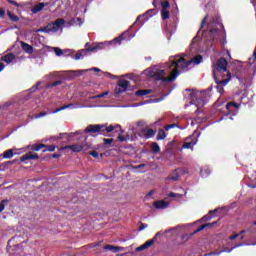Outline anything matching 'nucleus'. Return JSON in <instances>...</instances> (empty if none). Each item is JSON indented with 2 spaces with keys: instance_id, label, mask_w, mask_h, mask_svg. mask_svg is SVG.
I'll return each instance as SVG.
<instances>
[{
  "instance_id": "f257e3e1",
  "label": "nucleus",
  "mask_w": 256,
  "mask_h": 256,
  "mask_svg": "<svg viewBox=\"0 0 256 256\" xmlns=\"http://www.w3.org/2000/svg\"><path fill=\"white\" fill-rule=\"evenodd\" d=\"M84 133H90V135H103V137H115L118 135L117 139L120 143H125V141H129V135L122 136L124 133L123 128L121 125H108V124H90L88 125Z\"/></svg>"
},
{
  "instance_id": "f03ea898",
  "label": "nucleus",
  "mask_w": 256,
  "mask_h": 256,
  "mask_svg": "<svg viewBox=\"0 0 256 256\" xmlns=\"http://www.w3.org/2000/svg\"><path fill=\"white\" fill-rule=\"evenodd\" d=\"M229 62L225 58H219L216 63L212 64V73L216 83L217 92L220 94L225 93V85L231 81V72L227 70Z\"/></svg>"
},
{
  "instance_id": "7ed1b4c3",
  "label": "nucleus",
  "mask_w": 256,
  "mask_h": 256,
  "mask_svg": "<svg viewBox=\"0 0 256 256\" xmlns=\"http://www.w3.org/2000/svg\"><path fill=\"white\" fill-rule=\"evenodd\" d=\"M165 75V70H158L157 72H153L151 77H153L156 81H162L163 83H173V81L179 77V72L176 69L170 73L169 77H165Z\"/></svg>"
},
{
  "instance_id": "20e7f679",
  "label": "nucleus",
  "mask_w": 256,
  "mask_h": 256,
  "mask_svg": "<svg viewBox=\"0 0 256 256\" xmlns=\"http://www.w3.org/2000/svg\"><path fill=\"white\" fill-rule=\"evenodd\" d=\"M101 49H105V44L104 43H98L92 46H89L85 49H82L78 51L74 57V59L79 60L83 59V55H88L89 53H97V51H101Z\"/></svg>"
},
{
  "instance_id": "39448f33",
  "label": "nucleus",
  "mask_w": 256,
  "mask_h": 256,
  "mask_svg": "<svg viewBox=\"0 0 256 256\" xmlns=\"http://www.w3.org/2000/svg\"><path fill=\"white\" fill-rule=\"evenodd\" d=\"M91 144L85 142V144L79 145V144H74V145H67L64 147L59 148V151H66V149H71L73 153H81L83 149H90Z\"/></svg>"
},
{
  "instance_id": "423d86ee",
  "label": "nucleus",
  "mask_w": 256,
  "mask_h": 256,
  "mask_svg": "<svg viewBox=\"0 0 256 256\" xmlns=\"http://www.w3.org/2000/svg\"><path fill=\"white\" fill-rule=\"evenodd\" d=\"M126 39H131V36L129 35V31L123 32L120 36L114 38L110 42H103L104 49L105 47H109V45H121V42L125 41Z\"/></svg>"
},
{
  "instance_id": "0eeeda50",
  "label": "nucleus",
  "mask_w": 256,
  "mask_h": 256,
  "mask_svg": "<svg viewBox=\"0 0 256 256\" xmlns=\"http://www.w3.org/2000/svg\"><path fill=\"white\" fill-rule=\"evenodd\" d=\"M129 85H131V82H129L128 80H119L117 82V86L114 89V93L116 95H121V93H125V91H127V89L129 88Z\"/></svg>"
},
{
  "instance_id": "6e6552de",
  "label": "nucleus",
  "mask_w": 256,
  "mask_h": 256,
  "mask_svg": "<svg viewBox=\"0 0 256 256\" xmlns=\"http://www.w3.org/2000/svg\"><path fill=\"white\" fill-rule=\"evenodd\" d=\"M172 65L174 66L173 71H177L179 73L180 69H187L189 65H191L190 60L186 61L185 58L181 57L179 60L173 61Z\"/></svg>"
},
{
  "instance_id": "1a4fd4ad",
  "label": "nucleus",
  "mask_w": 256,
  "mask_h": 256,
  "mask_svg": "<svg viewBox=\"0 0 256 256\" xmlns=\"http://www.w3.org/2000/svg\"><path fill=\"white\" fill-rule=\"evenodd\" d=\"M138 135L142 137V139H153V137L157 135V131L151 128H143L140 130Z\"/></svg>"
},
{
  "instance_id": "9d476101",
  "label": "nucleus",
  "mask_w": 256,
  "mask_h": 256,
  "mask_svg": "<svg viewBox=\"0 0 256 256\" xmlns=\"http://www.w3.org/2000/svg\"><path fill=\"white\" fill-rule=\"evenodd\" d=\"M195 145H197V138H195V136H189L185 139L180 151H182V149H193Z\"/></svg>"
},
{
  "instance_id": "9b49d317",
  "label": "nucleus",
  "mask_w": 256,
  "mask_h": 256,
  "mask_svg": "<svg viewBox=\"0 0 256 256\" xmlns=\"http://www.w3.org/2000/svg\"><path fill=\"white\" fill-rule=\"evenodd\" d=\"M39 159V155L37 153L28 152L22 157H20L21 163H25V161L37 160Z\"/></svg>"
},
{
  "instance_id": "f8f14e48",
  "label": "nucleus",
  "mask_w": 256,
  "mask_h": 256,
  "mask_svg": "<svg viewBox=\"0 0 256 256\" xmlns=\"http://www.w3.org/2000/svg\"><path fill=\"white\" fill-rule=\"evenodd\" d=\"M216 223L217 221L200 225L196 230H194V232L189 234V237H193V235H197V233L203 231V229H207V227H210V228L215 227Z\"/></svg>"
},
{
  "instance_id": "ddd939ff",
  "label": "nucleus",
  "mask_w": 256,
  "mask_h": 256,
  "mask_svg": "<svg viewBox=\"0 0 256 256\" xmlns=\"http://www.w3.org/2000/svg\"><path fill=\"white\" fill-rule=\"evenodd\" d=\"M153 206L155 207V209H167V207H169V204L164 200H158L153 203Z\"/></svg>"
},
{
  "instance_id": "4468645a",
  "label": "nucleus",
  "mask_w": 256,
  "mask_h": 256,
  "mask_svg": "<svg viewBox=\"0 0 256 256\" xmlns=\"http://www.w3.org/2000/svg\"><path fill=\"white\" fill-rule=\"evenodd\" d=\"M154 15H157V10L156 9H150V10L146 11L143 16H139L136 19V23H139V21H141L142 17L149 18V17H153Z\"/></svg>"
},
{
  "instance_id": "2eb2a0df",
  "label": "nucleus",
  "mask_w": 256,
  "mask_h": 256,
  "mask_svg": "<svg viewBox=\"0 0 256 256\" xmlns=\"http://www.w3.org/2000/svg\"><path fill=\"white\" fill-rule=\"evenodd\" d=\"M21 47L23 49V51H25V53H28V55H32L33 53V46H31L30 44L26 43V42H21Z\"/></svg>"
},
{
  "instance_id": "dca6fc26",
  "label": "nucleus",
  "mask_w": 256,
  "mask_h": 256,
  "mask_svg": "<svg viewBox=\"0 0 256 256\" xmlns=\"http://www.w3.org/2000/svg\"><path fill=\"white\" fill-rule=\"evenodd\" d=\"M151 93H153V90L151 89H140L136 91L135 95L137 97H144L145 95H151Z\"/></svg>"
},
{
  "instance_id": "f3484780",
  "label": "nucleus",
  "mask_w": 256,
  "mask_h": 256,
  "mask_svg": "<svg viewBox=\"0 0 256 256\" xmlns=\"http://www.w3.org/2000/svg\"><path fill=\"white\" fill-rule=\"evenodd\" d=\"M14 60H15V54L13 53L6 54L5 56L2 57V61H4L5 63H13Z\"/></svg>"
},
{
  "instance_id": "a211bd4d",
  "label": "nucleus",
  "mask_w": 256,
  "mask_h": 256,
  "mask_svg": "<svg viewBox=\"0 0 256 256\" xmlns=\"http://www.w3.org/2000/svg\"><path fill=\"white\" fill-rule=\"evenodd\" d=\"M210 35H212L213 39H218L217 35H223V31L219 28H211Z\"/></svg>"
},
{
  "instance_id": "6ab92c4d",
  "label": "nucleus",
  "mask_w": 256,
  "mask_h": 256,
  "mask_svg": "<svg viewBox=\"0 0 256 256\" xmlns=\"http://www.w3.org/2000/svg\"><path fill=\"white\" fill-rule=\"evenodd\" d=\"M167 138V133H165V130L159 129L158 134L156 136V141H163Z\"/></svg>"
},
{
  "instance_id": "aec40b11",
  "label": "nucleus",
  "mask_w": 256,
  "mask_h": 256,
  "mask_svg": "<svg viewBox=\"0 0 256 256\" xmlns=\"http://www.w3.org/2000/svg\"><path fill=\"white\" fill-rule=\"evenodd\" d=\"M150 149L155 155H157V153H161V147L157 142H153L150 146Z\"/></svg>"
},
{
  "instance_id": "412c9836",
  "label": "nucleus",
  "mask_w": 256,
  "mask_h": 256,
  "mask_svg": "<svg viewBox=\"0 0 256 256\" xmlns=\"http://www.w3.org/2000/svg\"><path fill=\"white\" fill-rule=\"evenodd\" d=\"M54 24V27L56 31H59L61 28V25H65V19L63 18H58L55 22H52Z\"/></svg>"
},
{
  "instance_id": "4be33fe9",
  "label": "nucleus",
  "mask_w": 256,
  "mask_h": 256,
  "mask_svg": "<svg viewBox=\"0 0 256 256\" xmlns=\"http://www.w3.org/2000/svg\"><path fill=\"white\" fill-rule=\"evenodd\" d=\"M48 5L47 3H38L32 8V13H39V11H43V7Z\"/></svg>"
},
{
  "instance_id": "5701e85b",
  "label": "nucleus",
  "mask_w": 256,
  "mask_h": 256,
  "mask_svg": "<svg viewBox=\"0 0 256 256\" xmlns=\"http://www.w3.org/2000/svg\"><path fill=\"white\" fill-rule=\"evenodd\" d=\"M203 61V56L197 55L190 59V65L194 63V65H199Z\"/></svg>"
},
{
  "instance_id": "b1692460",
  "label": "nucleus",
  "mask_w": 256,
  "mask_h": 256,
  "mask_svg": "<svg viewBox=\"0 0 256 256\" xmlns=\"http://www.w3.org/2000/svg\"><path fill=\"white\" fill-rule=\"evenodd\" d=\"M15 154L16 153L13 152V149H8L3 153V157L4 159H12Z\"/></svg>"
},
{
  "instance_id": "393cba45",
  "label": "nucleus",
  "mask_w": 256,
  "mask_h": 256,
  "mask_svg": "<svg viewBox=\"0 0 256 256\" xmlns=\"http://www.w3.org/2000/svg\"><path fill=\"white\" fill-rule=\"evenodd\" d=\"M179 172L177 170H174L172 174L168 177L169 181H179Z\"/></svg>"
},
{
  "instance_id": "a878e982",
  "label": "nucleus",
  "mask_w": 256,
  "mask_h": 256,
  "mask_svg": "<svg viewBox=\"0 0 256 256\" xmlns=\"http://www.w3.org/2000/svg\"><path fill=\"white\" fill-rule=\"evenodd\" d=\"M7 15H8L10 21H12L13 23H17V21H19V16L15 15L11 11H8Z\"/></svg>"
},
{
  "instance_id": "bb28decb",
  "label": "nucleus",
  "mask_w": 256,
  "mask_h": 256,
  "mask_svg": "<svg viewBox=\"0 0 256 256\" xmlns=\"http://www.w3.org/2000/svg\"><path fill=\"white\" fill-rule=\"evenodd\" d=\"M104 249L105 251H113V253H118V251L120 250L119 247L113 245H105Z\"/></svg>"
},
{
  "instance_id": "cd10ccee",
  "label": "nucleus",
  "mask_w": 256,
  "mask_h": 256,
  "mask_svg": "<svg viewBox=\"0 0 256 256\" xmlns=\"http://www.w3.org/2000/svg\"><path fill=\"white\" fill-rule=\"evenodd\" d=\"M46 29L48 30V33H57V28H55V24L53 22L49 23L46 26Z\"/></svg>"
},
{
  "instance_id": "c85d7f7f",
  "label": "nucleus",
  "mask_w": 256,
  "mask_h": 256,
  "mask_svg": "<svg viewBox=\"0 0 256 256\" xmlns=\"http://www.w3.org/2000/svg\"><path fill=\"white\" fill-rule=\"evenodd\" d=\"M170 16H171V12L169 10H161V17L163 21L169 19Z\"/></svg>"
},
{
  "instance_id": "c756f323",
  "label": "nucleus",
  "mask_w": 256,
  "mask_h": 256,
  "mask_svg": "<svg viewBox=\"0 0 256 256\" xmlns=\"http://www.w3.org/2000/svg\"><path fill=\"white\" fill-rule=\"evenodd\" d=\"M47 147L46 144H34L32 146V151H41V149H45Z\"/></svg>"
},
{
  "instance_id": "7c9ffc66",
  "label": "nucleus",
  "mask_w": 256,
  "mask_h": 256,
  "mask_svg": "<svg viewBox=\"0 0 256 256\" xmlns=\"http://www.w3.org/2000/svg\"><path fill=\"white\" fill-rule=\"evenodd\" d=\"M55 149H57V146L55 145H46V147H44L43 153H47V151H49L50 153H53Z\"/></svg>"
},
{
  "instance_id": "2f4dec72",
  "label": "nucleus",
  "mask_w": 256,
  "mask_h": 256,
  "mask_svg": "<svg viewBox=\"0 0 256 256\" xmlns=\"http://www.w3.org/2000/svg\"><path fill=\"white\" fill-rule=\"evenodd\" d=\"M69 107H73V104H66L62 107H59L53 111V113H59V111H65V109H69Z\"/></svg>"
},
{
  "instance_id": "473e14b6",
  "label": "nucleus",
  "mask_w": 256,
  "mask_h": 256,
  "mask_svg": "<svg viewBox=\"0 0 256 256\" xmlns=\"http://www.w3.org/2000/svg\"><path fill=\"white\" fill-rule=\"evenodd\" d=\"M231 107H235L236 109H239V104L235 103V102H228L226 104V109L228 111H231Z\"/></svg>"
},
{
  "instance_id": "72a5a7b5",
  "label": "nucleus",
  "mask_w": 256,
  "mask_h": 256,
  "mask_svg": "<svg viewBox=\"0 0 256 256\" xmlns=\"http://www.w3.org/2000/svg\"><path fill=\"white\" fill-rule=\"evenodd\" d=\"M161 7H162V10H169V8L171 7V3H169V1L167 0L162 1Z\"/></svg>"
},
{
  "instance_id": "f704fd0d",
  "label": "nucleus",
  "mask_w": 256,
  "mask_h": 256,
  "mask_svg": "<svg viewBox=\"0 0 256 256\" xmlns=\"http://www.w3.org/2000/svg\"><path fill=\"white\" fill-rule=\"evenodd\" d=\"M7 203H9V200L4 199L0 202V213H3V211L5 210V205H7Z\"/></svg>"
},
{
  "instance_id": "c9c22d12",
  "label": "nucleus",
  "mask_w": 256,
  "mask_h": 256,
  "mask_svg": "<svg viewBox=\"0 0 256 256\" xmlns=\"http://www.w3.org/2000/svg\"><path fill=\"white\" fill-rule=\"evenodd\" d=\"M201 97H203V94L201 95ZM201 97L196 98L197 104L198 105H205V103H207V98L202 99Z\"/></svg>"
},
{
  "instance_id": "e433bc0d",
  "label": "nucleus",
  "mask_w": 256,
  "mask_h": 256,
  "mask_svg": "<svg viewBox=\"0 0 256 256\" xmlns=\"http://www.w3.org/2000/svg\"><path fill=\"white\" fill-rule=\"evenodd\" d=\"M106 95H109V91L103 92V93L98 94L96 96H92V99H101V98L105 97Z\"/></svg>"
},
{
  "instance_id": "4c0bfd02",
  "label": "nucleus",
  "mask_w": 256,
  "mask_h": 256,
  "mask_svg": "<svg viewBox=\"0 0 256 256\" xmlns=\"http://www.w3.org/2000/svg\"><path fill=\"white\" fill-rule=\"evenodd\" d=\"M146 245V248L149 249V247H153V245H155V240L154 238L151 240H148L144 243Z\"/></svg>"
},
{
  "instance_id": "58836bf2",
  "label": "nucleus",
  "mask_w": 256,
  "mask_h": 256,
  "mask_svg": "<svg viewBox=\"0 0 256 256\" xmlns=\"http://www.w3.org/2000/svg\"><path fill=\"white\" fill-rule=\"evenodd\" d=\"M35 33H49V30H47V26H46V27H42L35 30Z\"/></svg>"
},
{
  "instance_id": "ea45409f",
  "label": "nucleus",
  "mask_w": 256,
  "mask_h": 256,
  "mask_svg": "<svg viewBox=\"0 0 256 256\" xmlns=\"http://www.w3.org/2000/svg\"><path fill=\"white\" fill-rule=\"evenodd\" d=\"M103 141L105 147H107V145H111V143H113V138H104Z\"/></svg>"
},
{
  "instance_id": "a19ab883",
  "label": "nucleus",
  "mask_w": 256,
  "mask_h": 256,
  "mask_svg": "<svg viewBox=\"0 0 256 256\" xmlns=\"http://www.w3.org/2000/svg\"><path fill=\"white\" fill-rule=\"evenodd\" d=\"M88 155H91V157H94V159H99V152H97L95 150L89 152Z\"/></svg>"
},
{
  "instance_id": "79ce46f5",
  "label": "nucleus",
  "mask_w": 256,
  "mask_h": 256,
  "mask_svg": "<svg viewBox=\"0 0 256 256\" xmlns=\"http://www.w3.org/2000/svg\"><path fill=\"white\" fill-rule=\"evenodd\" d=\"M63 84V81L61 80H57V81H54L52 82L49 87H57V85H62Z\"/></svg>"
},
{
  "instance_id": "37998d69",
  "label": "nucleus",
  "mask_w": 256,
  "mask_h": 256,
  "mask_svg": "<svg viewBox=\"0 0 256 256\" xmlns=\"http://www.w3.org/2000/svg\"><path fill=\"white\" fill-rule=\"evenodd\" d=\"M54 53L57 57H61V55H63V50H61V48H54Z\"/></svg>"
},
{
  "instance_id": "c03bdc74",
  "label": "nucleus",
  "mask_w": 256,
  "mask_h": 256,
  "mask_svg": "<svg viewBox=\"0 0 256 256\" xmlns=\"http://www.w3.org/2000/svg\"><path fill=\"white\" fill-rule=\"evenodd\" d=\"M175 127H177V124H168L164 126V130L169 131V129H175Z\"/></svg>"
},
{
  "instance_id": "a18cd8bd",
  "label": "nucleus",
  "mask_w": 256,
  "mask_h": 256,
  "mask_svg": "<svg viewBox=\"0 0 256 256\" xmlns=\"http://www.w3.org/2000/svg\"><path fill=\"white\" fill-rule=\"evenodd\" d=\"M140 226L138 231H143L144 229H147L148 225L143 223V222H139Z\"/></svg>"
},
{
  "instance_id": "49530a36",
  "label": "nucleus",
  "mask_w": 256,
  "mask_h": 256,
  "mask_svg": "<svg viewBox=\"0 0 256 256\" xmlns=\"http://www.w3.org/2000/svg\"><path fill=\"white\" fill-rule=\"evenodd\" d=\"M208 15H206L204 18H203V20H202V22H201V25H200V29H203V27H205V23H207V19H208Z\"/></svg>"
},
{
  "instance_id": "de8ad7c7",
  "label": "nucleus",
  "mask_w": 256,
  "mask_h": 256,
  "mask_svg": "<svg viewBox=\"0 0 256 256\" xmlns=\"http://www.w3.org/2000/svg\"><path fill=\"white\" fill-rule=\"evenodd\" d=\"M45 116H47V112H40V113H38V114L34 117V119H39V118L45 117Z\"/></svg>"
},
{
  "instance_id": "09e8293b",
  "label": "nucleus",
  "mask_w": 256,
  "mask_h": 256,
  "mask_svg": "<svg viewBox=\"0 0 256 256\" xmlns=\"http://www.w3.org/2000/svg\"><path fill=\"white\" fill-rule=\"evenodd\" d=\"M77 133H79V132L70 133V134H67V133L60 134V136L58 137V139H63V135H68V137H73L74 135H77Z\"/></svg>"
},
{
  "instance_id": "8fccbe9b",
  "label": "nucleus",
  "mask_w": 256,
  "mask_h": 256,
  "mask_svg": "<svg viewBox=\"0 0 256 256\" xmlns=\"http://www.w3.org/2000/svg\"><path fill=\"white\" fill-rule=\"evenodd\" d=\"M145 249H147V246L145 244H142L141 246L136 248V251H145Z\"/></svg>"
},
{
  "instance_id": "3c124183",
  "label": "nucleus",
  "mask_w": 256,
  "mask_h": 256,
  "mask_svg": "<svg viewBox=\"0 0 256 256\" xmlns=\"http://www.w3.org/2000/svg\"><path fill=\"white\" fill-rule=\"evenodd\" d=\"M137 127H145V121L140 120L136 123Z\"/></svg>"
},
{
  "instance_id": "603ef678",
  "label": "nucleus",
  "mask_w": 256,
  "mask_h": 256,
  "mask_svg": "<svg viewBox=\"0 0 256 256\" xmlns=\"http://www.w3.org/2000/svg\"><path fill=\"white\" fill-rule=\"evenodd\" d=\"M7 2L10 3V5H14V7H19V3H17L16 1L7 0Z\"/></svg>"
},
{
  "instance_id": "864d4df0",
  "label": "nucleus",
  "mask_w": 256,
  "mask_h": 256,
  "mask_svg": "<svg viewBox=\"0 0 256 256\" xmlns=\"http://www.w3.org/2000/svg\"><path fill=\"white\" fill-rule=\"evenodd\" d=\"M242 245H243V244H236L234 247H232V248L226 250V252H227V253H231V251H232L233 249H236V247H241Z\"/></svg>"
},
{
  "instance_id": "5fc2aeb1",
  "label": "nucleus",
  "mask_w": 256,
  "mask_h": 256,
  "mask_svg": "<svg viewBox=\"0 0 256 256\" xmlns=\"http://www.w3.org/2000/svg\"><path fill=\"white\" fill-rule=\"evenodd\" d=\"M237 237H239V234H238V233H236V234H234V235H231V236L229 237V239H230V241H234V239H237Z\"/></svg>"
},
{
  "instance_id": "6e6d98bb",
  "label": "nucleus",
  "mask_w": 256,
  "mask_h": 256,
  "mask_svg": "<svg viewBox=\"0 0 256 256\" xmlns=\"http://www.w3.org/2000/svg\"><path fill=\"white\" fill-rule=\"evenodd\" d=\"M5 17V9L0 8V18L3 19Z\"/></svg>"
},
{
  "instance_id": "4d7b16f0",
  "label": "nucleus",
  "mask_w": 256,
  "mask_h": 256,
  "mask_svg": "<svg viewBox=\"0 0 256 256\" xmlns=\"http://www.w3.org/2000/svg\"><path fill=\"white\" fill-rule=\"evenodd\" d=\"M50 157L52 159H59V157H61V154H52V155H50Z\"/></svg>"
},
{
  "instance_id": "13d9d810",
  "label": "nucleus",
  "mask_w": 256,
  "mask_h": 256,
  "mask_svg": "<svg viewBox=\"0 0 256 256\" xmlns=\"http://www.w3.org/2000/svg\"><path fill=\"white\" fill-rule=\"evenodd\" d=\"M225 250L219 251L218 253H213V255H221ZM212 254H205V256H210Z\"/></svg>"
},
{
  "instance_id": "bf43d9fd",
  "label": "nucleus",
  "mask_w": 256,
  "mask_h": 256,
  "mask_svg": "<svg viewBox=\"0 0 256 256\" xmlns=\"http://www.w3.org/2000/svg\"><path fill=\"white\" fill-rule=\"evenodd\" d=\"M5 69V64H3V62L0 61V72L3 71Z\"/></svg>"
},
{
  "instance_id": "052dcab7",
  "label": "nucleus",
  "mask_w": 256,
  "mask_h": 256,
  "mask_svg": "<svg viewBox=\"0 0 256 256\" xmlns=\"http://www.w3.org/2000/svg\"><path fill=\"white\" fill-rule=\"evenodd\" d=\"M143 167H145V164H140V165L136 166L135 169H143Z\"/></svg>"
},
{
  "instance_id": "680f3d73",
  "label": "nucleus",
  "mask_w": 256,
  "mask_h": 256,
  "mask_svg": "<svg viewBox=\"0 0 256 256\" xmlns=\"http://www.w3.org/2000/svg\"><path fill=\"white\" fill-rule=\"evenodd\" d=\"M202 219H203L204 221H209V219H211V216H204Z\"/></svg>"
},
{
  "instance_id": "e2e57ef3",
  "label": "nucleus",
  "mask_w": 256,
  "mask_h": 256,
  "mask_svg": "<svg viewBox=\"0 0 256 256\" xmlns=\"http://www.w3.org/2000/svg\"><path fill=\"white\" fill-rule=\"evenodd\" d=\"M92 71H96V73H101V69L99 68H92Z\"/></svg>"
},
{
  "instance_id": "0e129e2a",
  "label": "nucleus",
  "mask_w": 256,
  "mask_h": 256,
  "mask_svg": "<svg viewBox=\"0 0 256 256\" xmlns=\"http://www.w3.org/2000/svg\"><path fill=\"white\" fill-rule=\"evenodd\" d=\"M159 235H161V232H157L153 238V240L155 241L157 239V237H159Z\"/></svg>"
},
{
  "instance_id": "69168bd1",
  "label": "nucleus",
  "mask_w": 256,
  "mask_h": 256,
  "mask_svg": "<svg viewBox=\"0 0 256 256\" xmlns=\"http://www.w3.org/2000/svg\"><path fill=\"white\" fill-rule=\"evenodd\" d=\"M169 197H177V194L171 192V193L169 194Z\"/></svg>"
},
{
  "instance_id": "338daca9",
  "label": "nucleus",
  "mask_w": 256,
  "mask_h": 256,
  "mask_svg": "<svg viewBox=\"0 0 256 256\" xmlns=\"http://www.w3.org/2000/svg\"><path fill=\"white\" fill-rule=\"evenodd\" d=\"M157 1H158V0H153L152 5H153L154 7H157Z\"/></svg>"
},
{
  "instance_id": "774afa93",
  "label": "nucleus",
  "mask_w": 256,
  "mask_h": 256,
  "mask_svg": "<svg viewBox=\"0 0 256 256\" xmlns=\"http://www.w3.org/2000/svg\"><path fill=\"white\" fill-rule=\"evenodd\" d=\"M253 57L256 59V49L253 52Z\"/></svg>"
}]
</instances>
